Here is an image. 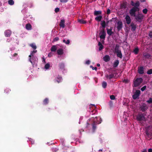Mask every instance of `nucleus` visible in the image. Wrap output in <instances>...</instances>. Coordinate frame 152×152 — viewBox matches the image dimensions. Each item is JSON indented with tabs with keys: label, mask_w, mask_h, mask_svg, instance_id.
I'll use <instances>...</instances> for the list:
<instances>
[{
	"label": "nucleus",
	"mask_w": 152,
	"mask_h": 152,
	"mask_svg": "<svg viewBox=\"0 0 152 152\" xmlns=\"http://www.w3.org/2000/svg\"><path fill=\"white\" fill-rule=\"evenodd\" d=\"M62 78L61 76L58 75V77L55 79V82H57L58 83H59L61 82Z\"/></svg>",
	"instance_id": "16"
},
{
	"label": "nucleus",
	"mask_w": 152,
	"mask_h": 152,
	"mask_svg": "<svg viewBox=\"0 0 152 152\" xmlns=\"http://www.w3.org/2000/svg\"><path fill=\"white\" fill-rule=\"evenodd\" d=\"M49 102V99L48 98H45L43 101V103L44 105H46Z\"/></svg>",
	"instance_id": "32"
},
{
	"label": "nucleus",
	"mask_w": 152,
	"mask_h": 152,
	"mask_svg": "<svg viewBox=\"0 0 152 152\" xmlns=\"http://www.w3.org/2000/svg\"><path fill=\"white\" fill-rule=\"evenodd\" d=\"M134 17L135 18L136 20L138 22L140 23L142 22V20L143 18V16L141 13H139L137 15H136Z\"/></svg>",
	"instance_id": "5"
},
{
	"label": "nucleus",
	"mask_w": 152,
	"mask_h": 152,
	"mask_svg": "<svg viewBox=\"0 0 152 152\" xmlns=\"http://www.w3.org/2000/svg\"><path fill=\"white\" fill-rule=\"evenodd\" d=\"M18 55V54L16 53H15L13 55V56H14V57H15V56H16Z\"/></svg>",
	"instance_id": "58"
},
{
	"label": "nucleus",
	"mask_w": 152,
	"mask_h": 152,
	"mask_svg": "<svg viewBox=\"0 0 152 152\" xmlns=\"http://www.w3.org/2000/svg\"><path fill=\"white\" fill-rule=\"evenodd\" d=\"M130 26L131 27V30L132 31H135L136 28V25L132 23H131Z\"/></svg>",
	"instance_id": "18"
},
{
	"label": "nucleus",
	"mask_w": 152,
	"mask_h": 152,
	"mask_svg": "<svg viewBox=\"0 0 152 152\" xmlns=\"http://www.w3.org/2000/svg\"><path fill=\"white\" fill-rule=\"evenodd\" d=\"M59 1L61 3H66L68 1V0H59Z\"/></svg>",
	"instance_id": "53"
},
{
	"label": "nucleus",
	"mask_w": 152,
	"mask_h": 152,
	"mask_svg": "<svg viewBox=\"0 0 152 152\" xmlns=\"http://www.w3.org/2000/svg\"><path fill=\"white\" fill-rule=\"evenodd\" d=\"M140 5V3L139 1H137L135 3L134 6L133 7H135L136 8H137L138 10H139V7Z\"/></svg>",
	"instance_id": "27"
},
{
	"label": "nucleus",
	"mask_w": 152,
	"mask_h": 152,
	"mask_svg": "<svg viewBox=\"0 0 152 152\" xmlns=\"http://www.w3.org/2000/svg\"><path fill=\"white\" fill-rule=\"evenodd\" d=\"M100 35V38L101 39H104L106 35V33L104 31V29H103L99 34Z\"/></svg>",
	"instance_id": "7"
},
{
	"label": "nucleus",
	"mask_w": 152,
	"mask_h": 152,
	"mask_svg": "<svg viewBox=\"0 0 152 152\" xmlns=\"http://www.w3.org/2000/svg\"><path fill=\"white\" fill-rule=\"evenodd\" d=\"M116 53L117 56L120 58H122V54L121 51H119Z\"/></svg>",
	"instance_id": "24"
},
{
	"label": "nucleus",
	"mask_w": 152,
	"mask_h": 152,
	"mask_svg": "<svg viewBox=\"0 0 152 152\" xmlns=\"http://www.w3.org/2000/svg\"><path fill=\"white\" fill-rule=\"evenodd\" d=\"M147 102L149 104L152 103V98H150L147 101Z\"/></svg>",
	"instance_id": "45"
},
{
	"label": "nucleus",
	"mask_w": 152,
	"mask_h": 152,
	"mask_svg": "<svg viewBox=\"0 0 152 152\" xmlns=\"http://www.w3.org/2000/svg\"><path fill=\"white\" fill-rule=\"evenodd\" d=\"M34 52H33V51H31V53L30 55L29 56V61H30V62H31V63L32 64H33V62H32V61H31V57L32 56H33L34 54Z\"/></svg>",
	"instance_id": "22"
},
{
	"label": "nucleus",
	"mask_w": 152,
	"mask_h": 152,
	"mask_svg": "<svg viewBox=\"0 0 152 152\" xmlns=\"http://www.w3.org/2000/svg\"><path fill=\"white\" fill-rule=\"evenodd\" d=\"M139 49L138 48H136L134 50V52L135 54H137L139 52Z\"/></svg>",
	"instance_id": "39"
},
{
	"label": "nucleus",
	"mask_w": 152,
	"mask_h": 152,
	"mask_svg": "<svg viewBox=\"0 0 152 152\" xmlns=\"http://www.w3.org/2000/svg\"><path fill=\"white\" fill-rule=\"evenodd\" d=\"M59 40V38L58 37H56L53 39L52 42H56V41H58Z\"/></svg>",
	"instance_id": "42"
},
{
	"label": "nucleus",
	"mask_w": 152,
	"mask_h": 152,
	"mask_svg": "<svg viewBox=\"0 0 152 152\" xmlns=\"http://www.w3.org/2000/svg\"><path fill=\"white\" fill-rule=\"evenodd\" d=\"M4 35L7 37H10L12 31L9 29L5 30L4 32Z\"/></svg>",
	"instance_id": "10"
},
{
	"label": "nucleus",
	"mask_w": 152,
	"mask_h": 152,
	"mask_svg": "<svg viewBox=\"0 0 152 152\" xmlns=\"http://www.w3.org/2000/svg\"><path fill=\"white\" fill-rule=\"evenodd\" d=\"M59 8L58 7H57L56 8H55V11L57 13L59 12Z\"/></svg>",
	"instance_id": "52"
},
{
	"label": "nucleus",
	"mask_w": 152,
	"mask_h": 152,
	"mask_svg": "<svg viewBox=\"0 0 152 152\" xmlns=\"http://www.w3.org/2000/svg\"><path fill=\"white\" fill-rule=\"evenodd\" d=\"M102 16L100 15L96 17L95 18V20L98 21H100L102 19Z\"/></svg>",
	"instance_id": "28"
},
{
	"label": "nucleus",
	"mask_w": 152,
	"mask_h": 152,
	"mask_svg": "<svg viewBox=\"0 0 152 152\" xmlns=\"http://www.w3.org/2000/svg\"><path fill=\"white\" fill-rule=\"evenodd\" d=\"M145 1V0H142V1L141 0V1L142 2H144Z\"/></svg>",
	"instance_id": "64"
},
{
	"label": "nucleus",
	"mask_w": 152,
	"mask_h": 152,
	"mask_svg": "<svg viewBox=\"0 0 152 152\" xmlns=\"http://www.w3.org/2000/svg\"><path fill=\"white\" fill-rule=\"evenodd\" d=\"M96 129V124H95V122L94 121L92 124V130L94 132Z\"/></svg>",
	"instance_id": "33"
},
{
	"label": "nucleus",
	"mask_w": 152,
	"mask_h": 152,
	"mask_svg": "<svg viewBox=\"0 0 152 152\" xmlns=\"http://www.w3.org/2000/svg\"><path fill=\"white\" fill-rule=\"evenodd\" d=\"M148 152H152V149L151 148H149L148 150Z\"/></svg>",
	"instance_id": "57"
},
{
	"label": "nucleus",
	"mask_w": 152,
	"mask_h": 152,
	"mask_svg": "<svg viewBox=\"0 0 152 152\" xmlns=\"http://www.w3.org/2000/svg\"><path fill=\"white\" fill-rule=\"evenodd\" d=\"M114 75L113 74H111L110 75H108V74H106V77L107 79H111L113 78Z\"/></svg>",
	"instance_id": "26"
},
{
	"label": "nucleus",
	"mask_w": 152,
	"mask_h": 152,
	"mask_svg": "<svg viewBox=\"0 0 152 152\" xmlns=\"http://www.w3.org/2000/svg\"><path fill=\"white\" fill-rule=\"evenodd\" d=\"M136 119L139 122L146 121L145 118L143 114L139 113L136 115Z\"/></svg>",
	"instance_id": "3"
},
{
	"label": "nucleus",
	"mask_w": 152,
	"mask_h": 152,
	"mask_svg": "<svg viewBox=\"0 0 152 152\" xmlns=\"http://www.w3.org/2000/svg\"><path fill=\"white\" fill-rule=\"evenodd\" d=\"M140 110L142 112H144L145 111L148 109V107L146 104L143 103L140 107Z\"/></svg>",
	"instance_id": "9"
},
{
	"label": "nucleus",
	"mask_w": 152,
	"mask_h": 152,
	"mask_svg": "<svg viewBox=\"0 0 152 152\" xmlns=\"http://www.w3.org/2000/svg\"><path fill=\"white\" fill-rule=\"evenodd\" d=\"M142 152H147V151L146 149H144Z\"/></svg>",
	"instance_id": "59"
},
{
	"label": "nucleus",
	"mask_w": 152,
	"mask_h": 152,
	"mask_svg": "<svg viewBox=\"0 0 152 152\" xmlns=\"http://www.w3.org/2000/svg\"><path fill=\"white\" fill-rule=\"evenodd\" d=\"M112 28H110V29L108 28H107V34L111 36L113 34V33L112 31Z\"/></svg>",
	"instance_id": "17"
},
{
	"label": "nucleus",
	"mask_w": 152,
	"mask_h": 152,
	"mask_svg": "<svg viewBox=\"0 0 152 152\" xmlns=\"http://www.w3.org/2000/svg\"><path fill=\"white\" fill-rule=\"evenodd\" d=\"M125 19L127 24H129L131 22V19L130 16L128 15H127L126 16Z\"/></svg>",
	"instance_id": "12"
},
{
	"label": "nucleus",
	"mask_w": 152,
	"mask_h": 152,
	"mask_svg": "<svg viewBox=\"0 0 152 152\" xmlns=\"http://www.w3.org/2000/svg\"><path fill=\"white\" fill-rule=\"evenodd\" d=\"M126 3H124L121 4V8L125 9L126 8Z\"/></svg>",
	"instance_id": "35"
},
{
	"label": "nucleus",
	"mask_w": 152,
	"mask_h": 152,
	"mask_svg": "<svg viewBox=\"0 0 152 152\" xmlns=\"http://www.w3.org/2000/svg\"><path fill=\"white\" fill-rule=\"evenodd\" d=\"M90 63V61L88 60L86 61V64H89Z\"/></svg>",
	"instance_id": "55"
},
{
	"label": "nucleus",
	"mask_w": 152,
	"mask_h": 152,
	"mask_svg": "<svg viewBox=\"0 0 152 152\" xmlns=\"http://www.w3.org/2000/svg\"><path fill=\"white\" fill-rule=\"evenodd\" d=\"M50 66V64L48 63H47L45 65V68L46 69H48L49 68Z\"/></svg>",
	"instance_id": "41"
},
{
	"label": "nucleus",
	"mask_w": 152,
	"mask_h": 152,
	"mask_svg": "<svg viewBox=\"0 0 152 152\" xmlns=\"http://www.w3.org/2000/svg\"><path fill=\"white\" fill-rule=\"evenodd\" d=\"M147 73L148 75L152 74V69H151L148 70L147 72Z\"/></svg>",
	"instance_id": "43"
},
{
	"label": "nucleus",
	"mask_w": 152,
	"mask_h": 152,
	"mask_svg": "<svg viewBox=\"0 0 152 152\" xmlns=\"http://www.w3.org/2000/svg\"><path fill=\"white\" fill-rule=\"evenodd\" d=\"M29 45L34 50H35L37 48V46L36 45L34 44H30Z\"/></svg>",
	"instance_id": "36"
},
{
	"label": "nucleus",
	"mask_w": 152,
	"mask_h": 152,
	"mask_svg": "<svg viewBox=\"0 0 152 152\" xmlns=\"http://www.w3.org/2000/svg\"><path fill=\"white\" fill-rule=\"evenodd\" d=\"M60 26L63 28H64L65 27V20H61Z\"/></svg>",
	"instance_id": "21"
},
{
	"label": "nucleus",
	"mask_w": 152,
	"mask_h": 152,
	"mask_svg": "<svg viewBox=\"0 0 152 152\" xmlns=\"http://www.w3.org/2000/svg\"><path fill=\"white\" fill-rule=\"evenodd\" d=\"M63 42L65 43L66 44H69L70 43V40L69 39H68L67 40V41H66V40L64 39L63 40Z\"/></svg>",
	"instance_id": "40"
},
{
	"label": "nucleus",
	"mask_w": 152,
	"mask_h": 152,
	"mask_svg": "<svg viewBox=\"0 0 152 152\" xmlns=\"http://www.w3.org/2000/svg\"><path fill=\"white\" fill-rule=\"evenodd\" d=\"M97 69V68L96 67H93L92 68L93 70H96Z\"/></svg>",
	"instance_id": "56"
},
{
	"label": "nucleus",
	"mask_w": 152,
	"mask_h": 152,
	"mask_svg": "<svg viewBox=\"0 0 152 152\" xmlns=\"http://www.w3.org/2000/svg\"><path fill=\"white\" fill-rule=\"evenodd\" d=\"M140 94V91L138 90H136L135 92L132 96V98L134 99H136L139 98V97Z\"/></svg>",
	"instance_id": "6"
},
{
	"label": "nucleus",
	"mask_w": 152,
	"mask_h": 152,
	"mask_svg": "<svg viewBox=\"0 0 152 152\" xmlns=\"http://www.w3.org/2000/svg\"><path fill=\"white\" fill-rule=\"evenodd\" d=\"M60 68L61 69H64L65 67V65L64 63H60L58 65Z\"/></svg>",
	"instance_id": "30"
},
{
	"label": "nucleus",
	"mask_w": 152,
	"mask_h": 152,
	"mask_svg": "<svg viewBox=\"0 0 152 152\" xmlns=\"http://www.w3.org/2000/svg\"><path fill=\"white\" fill-rule=\"evenodd\" d=\"M147 12H148V10L146 8L143 9L142 10V12L145 14H147Z\"/></svg>",
	"instance_id": "44"
},
{
	"label": "nucleus",
	"mask_w": 152,
	"mask_h": 152,
	"mask_svg": "<svg viewBox=\"0 0 152 152\" xmlns=\"http://www.w3.org/2000/svg\"><path fill=\"white\" fill-rule=\"evenodd\" d=\"M149 36L150 37V38H152V31H150L149 33Z\"/></svg>",
	"instance_id": "50"
},
{
	"label": "nucleus",
	"mask_w": 152,
	"mask_h": 152,
	"mask_svg": "<svg viewBox=\"0 0 152 152\" xmlns=\"http://www.w3.org/2000/svg\"><path fill=\"white\" fill-rule=\"evenodd\" d=\"M8 2L9 4L11 5H12L14 4V2L13 0H9Z\"/></svg>",
	"instance_id": "37"
},
{
	"label": "nucleus",
	"mask_w": 152,
	"mask_h": 152,
	"mask_svg": "<svg viewBox=\"0 0 152 152\" xmlns=\"http://www.w3.org/2000/svg\"><path fill=\"white\" fill-rule=\"evenodd\" d=\"M97 66H100V64H97Z\"/></svg>",
	"instance_id": "61"
},
{
	"label": "nucleus",
	"mask_w": 152,
	"mask_h": 152,
	"mask_svg": "<svg viewBox=\"0 0 152 152\" xmlns=\"http://www.w3.org/2000/svg\"><path fill=\"white\" fill-rule=\"evenodd\" d=\"M107 86V83L106 82L104 81L102 83V86L103 88H105Z\"/></svg>",
	"instance_id": "38"
},
{
	"label": "nucleus",
	"mask_w": 152,
	"mask_h": 152,
	"mask_svg": "<svg viewBox=\"0 0 152 152\" xmlns=\"http://www.w3.org/2000/svg\"><path fill=\"white\" fill-rule=\"evenodd\" d=\"M121 51L119 48V46L118 44H116L115 45V48L114 50V52L115 53L118 52L119 51Z\"/></svg>",
	"instance_id": "14"
},
{
	"label": "nucleus",
	"mask_w": 152,
	"mask_h": 152,
	"mask_svg": "<svg viewBox=\"0 0 152 152\" xmlns=\"http://www.w3.org/2000/svg\"><path fill=\"white\" fill-rule=\"evenodd\" d=\"M145 137L149 138L148 140L151 139H152V126H148L145 129Z\"/></svg>",
	"instance_id": "1"
},
{
	"label": "nucleus",
	"mask_w": 152,
	"mask_h": 152,
	"mask_svg": "<svg viewBox=\"0 0 152 152\" xmlns=\"http://www.w3.org/2000/svg\"><path fill=\"white\" fill-rule=\"evenodd\" d=\"M110 107H113V103L112 101H110L109 102V104Z\"/></svg>",
	"instance_id": "47"
},
{
	"label": "nucleus",
	"mask_w": 152,
	"mask_h": 152,
	"mask_svg": "<svg viewBox=\"0 0 152 152\" xmlns=\"http://www.w3.org/2000/svg\"><path fill=\"white\" fill-rule=\"evenodd\" d=\"M103 59L105 62H107L110 60V58L109 55H106L103 57Z\"/></svg>",
	"instance_id": "15"
},
{
	"label": "nucleus",
	"mask_w": 152,
	"mask_h": 152,
	"mask_svg": "<svg viewBox=\"0 0 152 152\" xmlns=\"http://www.w3.org/2000/svg\"><path fill=\"white\" fill-rule=\"evenodd\" d=\"M110 98L111 100H114L115 98V96L113 95L110 96Z\"/></svg>",
	"instance_id": "46"
},
{
	"label": "nucleus",
	"mask_w": 152,
	"mask_h": 152,
	"mask_svg": "<svg viewBox=\"0 0 152 152\" xmlns=\"http://www.w3.org/2000/svg\"><path fill=\"white\" fill-rule=\"evenodd\" d=\"M146 86H145L141 88V90L142 91H144L146 89Z\"/></svg>",
	"instance_id": "49"
},
{
	"label": "nucleus",
	"mask_w": 152,
	"mask_h": 152,
	"mask_svg": "<svg viewBox=\"0 0 152 152\" xmlns=\"http://www.w3.org/2000/svg\"><path fill=\"white\" fill-rule=\"evenodd\" d=\"M99 46V50L100 51L103 48V46L100 42H99L98 44Z\"/></svg>",
	"instance_id": "34"
},
{
	"label": "nucleus",
	"mask_w": 152,
	"mask_h": 152,
	"mask_svg": "<svg viewBox=\"0 0 152 152\" xmlns=\"http://www.w3.org/2000/svg\"><path fill=\"white\" fill-rule=\"evenodd\" d=\"M117 28L118 31H120L123 27L122 22L121 20H119L117 23Z\"/></svg>",
	"instance_id": "8"
},
{
	"label": "nucleus",
	"mask_w": 152,
	"mask_h": 152,
	"mask_svg": "<svg viewBox=\"0 0 152 152\" xmlns=\"http://www.w3.org/2000/svg\"><path fill=\"white\" fill-rule=\"evenodd\" d=\"M26 28L27 30H31L32 28L30 24L27 23L26 25Z\"/></svg>",
	"instance_id": "25"
},
{
	"label": "nucleus",
	"mask_w": 152,
	"mask_h": 152,
	"mask_svg": "<svg viewBox=\"0 0 152 152\" xmlns=\"http://www.w3.org/2000/svg\"><path fill=\"white\" fill-rule=\"evenodd\" d=\"M58 45H56L52 46L51 48V51L52 52H55L58 48Z\"/></svg>",
	"instance_id": "13"
},
{
	"label": "nucleus",
	"mask_w": 152,
	"mask_h": 152,
	"mask_svg": "<svg viewBox=\"0 0 152 152\" xmlns=\"http://www.w3.org/2000/svg\"><path fill=\"white\" fill-rule=\"evenodd\" d=\"M99 151H102V149H100L99 150Z\"/></svg>",
	"instance_id": "63"
},
{
	"label": "nucleus",
	"mask_w": 152,
	"mask_h": 152,
	"mask_svg": "<svg viewBox=\"0 0 152 152\" xmlns=\"http://www.w3.org/2000/svg\"><path fill=\"white\" fill-rule=\"evenodd\" d=\"M57 53L58 55H61L64 53L63 50L62 49H58L57 50Z\"/></svg>",
	"instance_id": "19"
},
{
	"label": "nucleus",
	"mask_w": 152,
	"mask_h": 152,
	"mask_svg": "<svg viewBox=\"0 0 152 152\" xmlns=\"http://www.w3.org/2000/svg\"><path fill=\"white\" fill-rule=\"evenodd\" d=\"M101 24L102 27L103 28V29H104L106 26L105 21L104 20L102 21Z\"/></svg>",
	"instance_id": "31"
},
{
	"label": "nucleus",
	"mask_w": 152,
	"mask_h": 152,
	"mask_svg": "<svg viewBox=\"0 0 152 152\" xmlns=\"http://www.w3.org/2000/svg\"><path fill=\"white\" fill-rule=\"evenodd\" d=\"M33 51V52H34V53H36V52H37V50H34Z\"/></svg>",
	"instance_id": "60"
},
{
	"label": "nucleus",
	"mask_w": 152,
	"mask_h": 152,
	"mask_svg": "<svg viewBox=\"0 0 152 152\" xmlns=\"http://www.w3.org/2000/svg\"><path fill=\"white\" fill-rule=\"evenodd\" d=\"M138 72L140 74H142L144 73V68L143 66L138 67Z\"/></svg>",
	"instance_id": "11"
},
{
	"label": "nucleus",
	"mask_w": 152,
	"mask_h": 152,
	"mask_svg": "<svg viewBox=\"0 0 152 152\" xmlns=\"http://www.w3.org/2000/svg\"><path fill=\"white\" fill-rule=\"evenodd\" d=\"M134 4H135V3H134V2L133 1H131V4L132 6H134Z\"/></svg>",
	"instance_id": "54"
},
{
	"label": "nucleus",
	"mask_w": 152,
	"mask_h": 152,
	"mask_svg": "<svg viewBox=\"0 0 152 152\" xmlns=\"http://www.w3.org/2000/svg\"><path fill=\"white\" fill-rule=\"evenodd\" d=\"M11 91L9 89V88H6L5 89V90H4L5 92H6V93H9L10 91Z\"/></svg>",
	"instance_id": "48"
},
{
	"label": "nucleus",
	"mask_w": 152,
	"mask_h": 152,
	"mask_svg": "<svg viewBox=\"0 0 152 152\" xmlns=\"http://www.w3.org/2000/svg\"><path fill=\"white\" fill-rule=\"evenodd\" d=\"M137 8L135 7H133L130 9L129 12V13L130 15L131 16H135L136 12H138L139 11V10L137 9Z\"/></svg>",
	"instance_id": "4"
},
{
	"label": "nucleus",
	"mask_w": 152,
	"mask_h": 152,
	"mask_svg": "<svg viewBox=\"0 0 152 152\" xmlns=\"http://www.w3.org/2000/svg\"><path fill=\"white\" fill-rule=\"evenodd\" d=\"M119 63V61L118 60H117L115 61H114L113 64V67L115 68L117 67Z\"/></svg>",
	"instance_id": "20"
},
{
	"label": "nucleus",
	"mask_w": 152,
	"mask_h": 152,
	"mask_svg": "<svg viewBox=\"0 0 152 152\" xmlns=\"http://www.w3.org/2000/svg\"><path fill=\"white\" fill-rule=\"evenodd\" d=\"M109 21H107L106 22V24H108V23H109Z\"/></svg>",
	"instance_id": "62"
},
{
	"label": "nucleus",
	"mask_w": 152,
	"mask_h": 152,
	"mask_svg": "<svg viewBox=\"0 0 152 152\" xmlns=\"http://www.w3.org/2000/svg\"><path fill=\"white\" fill-rule=\"evenodd\" d=\"M111 13V11L110 9H108L107 11V14L109 15Z\"/></svg>",
	"instance_id": "51"
},
{
	"label": "nucleus",
	"mask_w": 152,
	"mask_h": 152,
	"mask_svg": "<svg viewBox=\"0 0 152 152\" xmlns=\"http://www.w3.org/2000/svg\"><path fill=\"white\" fill-rule=\"evenodd\" d=\"M81 24H85L86 23V21L84 20L83 19H78L77 20Z\"/></svg>",
	"instance_id": "29"
},
{
	"label": "nucleus",
	"mask_w": 152,
	"mask_h": 152,
	"mask_svg": "<svg viewBox=\"0 0 152 152\" xmlns=\"http://www.w3.org/2000/svg\"><path fill=\"white\" fill-rule=\"evenodd\" d=\"M94 15L95 16H97L98 15H101L102 14V12L101 11H96L95 10L94 12Z\"/></svg>",
	"instance_id": "23"
},
{
	"label": "nucleus",
	"mask_w": 152,
	"mask_h": 152,
	"mask_svg": "<svg viewBox=\"0 0 152 152\" xmlns=\"http://www.w3.org/2000/svg\"><path fill=\"white\" fill-rule=\"evenodd\" d=\"M143 80L142 78H137L133 82V86L137 87L142 82Z\"/></svg>",
	"instance_id": "2"
}]
</instances>
